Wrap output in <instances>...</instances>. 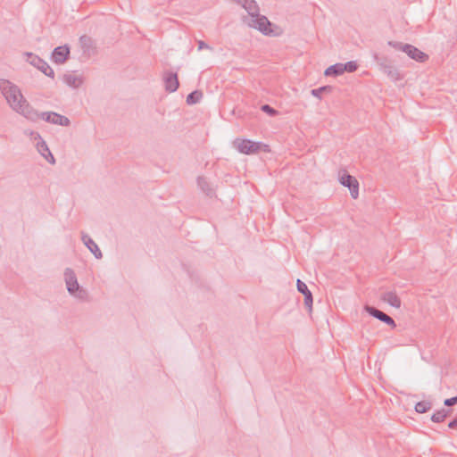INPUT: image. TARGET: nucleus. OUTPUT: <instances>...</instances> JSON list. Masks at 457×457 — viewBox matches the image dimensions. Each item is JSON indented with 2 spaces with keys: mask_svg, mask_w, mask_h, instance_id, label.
<instances>
[{
  "mask_svg": "<svg viewBox=\"0 0 457 457\" xmlns=\"http://www.w3.org/2000/svg\"><path fill=\"white\" fill-rule=\"evenodd\" d=\"M454 420L457 421V415L455 416Z\"/></svg>",
  "mask_w": 457,
  "mask_h": 457,
  "instance_id": "2f4dec72",
  "label": "nucleus"
},
{
  "mask_svg": "<svg viewBox=\"0 0 457 457\" xmlns=\"http://www.w3.org/2000/svg\"><path fill=\"white\" fill-rule=\"evenodd\" d=\"M79 46L81 50L85 55L90 57L91 55L96 54V47L94 40L87 36L83 35L79 37Z\"/></svg>",
  "mask_w": 457,
  "mask_h": 457,
  "instance_id": "2eb2a0df",
  "label": "nucleus"
},
{
  "mask_svg": "<svg viewBox=\"0 0 457 457\" xmlns=\"http://www.w3.org/2000/svg\"><path fill=\"white\" fill-rule=\"evenodd\" d=\"M339 182L344 186L349 188L351 196L353 199H357L359 196V182L355 177L348 174L346 171H344L342 175H340Z\"/></svg>",
  "mask_w": 457,
  "mask_h": 457,
  "instance_id": "6e6552de",
  "label": "nucleus"
},
{
  "mask_svg": "<svg viewBox=\"0 0 457 457\" xmlns=\"http://www.w3.org/2000/svg\"><path fill=\"white\" fill-rule=\"evenodd\" d=\"M448 428H457V421L454 419L453 420H451L448 423Z\"/></svg>",
  "mask_w": 457,
  "mask_h": 457,
  "instance_id": "7c9ffc66",
  "label": "nucleus"
},
{
  "mask_svg": "<svg viewBox=\"0 0 457 457\" xmlns=\"http://www.w3.org/2000/svg\"><path fill=\"white\" fill-rule=\"evenodd\" d=\"M344 72H354L358 69V64L354 61L347 62L346 63H342Z\"/></svg>",
  "mask_w": 457,
  "mask_h": 457,
  "instance_id": "bb28decb",
  "label": "nucleus"
},
{
  "mask_svg": "<svg viewBox=\"0 0 457 457\" xmlns=\"http://www.w3.org/2000/svg\"><path fill=\"white\" fill-rule=\"evenodd\" d=\"M63 81L69 87L78 88L82 85L83 78L75 74L67 73L63 75Z\"/></svg>",
  "mask_w": 457,
  "mask_h": 457,
  "instance_id": "a211bd4d",
  "label": "nucleus"
},
{
  "mask_svg": "<svg viewBox=\"0 0 457 457\" xmlns=\"http://www.w3.org/2000/svg\"><path fill=\"white\" fill-rule=\"evenodd\" d=\"M203 98V93L200 90H195L187 95V104H195L201 101Z\"/></svg>",
  "mask_w": 457,
  "mask_h": 457,
  "instance_id": "b1692460",
  "label": "nucleus"
},
{
  "mask_svg": "<svg viewBox=\"0 0 457 457\" xmlns=\"http://www.w3.org/2000/svg\"><path fill=\"white\" fill-rule=\"evenodd\" d=\"M444 404L447 407H451L453 406L454 404H457V395L445 399Z\"/></svg>",
  "mask_w": 457,
  "mask_h": 457,
  "instance_id": "c85d7f7f",
  "label": "nucleus"
},
{
  "mask_svg": "<svg viewBox=\"0 0 457 457\" xmlns=\"http://www.w3.org/2000/svg\"><path fill=\"white\" fill-rule=\"evenodd\" d=\"M333 87L331 86H323L318 88L312 89L311 94L312 96L321 99V94L323 93H330L332 92Z\"/></svg>",
  "mask_w": 457,
  "mask_h": 457,
  "instance_id": "a878e982",
  "label": "nucleus"
},
{
  "mask_svg": "<svg viewBox=\"0 0 457 457\" xmlns=\"http://www.w3.org/2000/svg\"><path fill=\"white\" fill-rule=\"evenodd\" d=\"M234 145L240 153L252 154L258 153L262 144L261 142H253L250 139H236Z\"/></svg>",
  "mask_w": 457,
  "mask_h": 457,
  "instance_id": "0eeeda50",
  "label": "nucleus"
},
{
  "mask_svg": "<svg viewBox=\"0 0 457 457\" xmlns=\"http://www.w3.org/2000/svg\"><path fill=\"white\" fill-rule=\"evenodd\" d=\"M432 407V403L430 402L427 401H421L415 404V411L418 413H426Z\"/></svg>",
  "mask_w": 457,
  "mask_h": 457,
  "instance_id": "393cba45",
  "label": "nucleus"
},
{
  "mask_svg": "<svg viewBox=\"0 0 457 457\" xmlns=\"http://www.w3.org/2000/svg\"><path fill=\"white\" fill-rule=\"evenodd\" d=\"M237 4L241 5L248 14L256 13L259 12V6L254 0H234Z\"/></svg>",
  "mask_w": 457,
  "mask_h": 457,
  "instance_id": "6ab92c4d",
  "label": "nucleus"
},
{
  "mask_svg": "<svg viewBox=\"0 0 457 457\" xmlns=\"http://www.w3.org/2000/svg\"><path fill=\"white\" fill-rule=\"evenodd\" d=\"M380 299L395 308L401 307V299L395 292L388 291L381 295Z\"/></svg>",
  "mask_w": 457,
  "mask_h": 457,
  "instance_id": "f3484780",
  "label": "nucleus"
},
{
  "mask_svg": "<svg viewBox=\"0 0 457 457\" xmlns=\"http://www.w3.org/2000/svg\"><path fill=\"white\" fill-rule=\"evenodd\" d=\"M40 119L46 122L63 127H68L71 124L70 120L66 116L61 115L54 112H41Z\"/></svg>",
  "mask_w": 457,
  "mask_h": 457,
  "instance_id": "9d476101",
  "label": "nucleus"
},
{
  "mask_svg": "<svg viewBox=\"0 0 457 457\" xmlns=\"http://www.w3.org/2000/svg\"><path fill=\"white\" fill-rule=\"evenodd\" d=\"M0 89L13 111L25 100L20 88L7 79H0Z\"/></svg>",
  "mask_w": 457,
  "mask_h": 457,
  "instance_id": "f257e3e1",
  "label": "nucleus"
},
{
  "mask_svg": "<svg viewBox=\"0 0 457 457\" xmlns=\"http://www.w3.org/2000/svg\"><path fill=\"white\" fill-rule=\"evenodd\" d=\"M343 73H344V69H343L342 63H340V62L329 66L328 68L326 69V71L324 72V74L326 76H335V77L342 75Z\"/></svg>",
  "mask_w": 457,
  "mask_h": 457,
  "instance_id": "4be33fe9",
  "label": "nucleus"
},
{
  "mask_svg": "<svg viewBox=\"0 0 457 457\" xmlns=\"http://www.w3.org/2000/svg\"><path fill=\"white\" fill-rule=\"evenodd\" d=\"M81 240L96 259L103 257L97 244L87 234L82 232Z\"/></svg>",
  "mask_w": 457,
  "mask_h": 457,
  "instance_id": "dca6fc26",
  "label": "nucleus"
},
{
  "mask_svg": "<svg viewBox=\"0 0 457 457\" xmlns=\"http://www.w3.org/2000/svg\"><path fill=\"white\" fill-rule=\"evenodd\" d=\"M209 49L211 48L205 42L202 41V40H199L198 41V50H203V49Z\"/></svg>",
  "mask_w": 457,
  "mask_h": 457,
  "instance_id": "c756f323",
  "label": "nucleus"
},
{
  "mask_svg": "<svg viewBox=\"0 0 457 457\" xmlns=\"http://www.w3.org/2000/svg\"><path fill=\"white\" fill-rule=\"evenodd\" d=\"M451 413L452 410L441 409L431 416V420L435 423L443 422Z\"/></svg>",
  "mask_w": 457,
  "mask_h": 457,
  "instance_id": "412c9836",
  "label": "nucleus"
},
{
  "mask_svg": "<svg viewBox=\"0 0 457 457\" xmlns=\"http://www.w3.org/2000/svg\"><path fill=\"white\" fill-rule=\"evenodd\" d=\"M297 290L304 296V305L311 312L312 310L313 297L312 292L309 290L307 285L301 279L296 281Z\"/></svg>",
  "mask_w": 457,
  "mask_h": 457,
  "instance_id": "4468645a",
  "label": "nucleus"
},
{
  "mask_svg": "<svg viewBox=\"0 0 457 457\" xmlns=\"http://www.w3.org/2000/svg\"><path fill=\"white\" fill-rule=\"evenodd\" d=\"M163 81L165 90L170 93H173L179 88V82L176 72L165 71L163 74Z\"/></svg>",
  "mask_w": 457,
  "mask_h": 457,
  "instance_id": "f8f14e48",
  "label": "nucleus"
},
{
  "mask_svg": "<svg viewBox=\"0 0 457 457\" xmlns=\"http://www.w3.org/2000/svg\"><path fill=\"white\" fill-rule=\"evenodd\" d=\"M387 44L393 48L405 53L411 59H413L419 62H425L428 60V55L427 54L420 51L419 48L412 45L398 41H388Z\"/></svg>",
  "mask_w": 457,
  "mask_h": 457,
  "instance_id": "f03ea898",
  "label": "nucleus"
},
{
  "mask_svg": "<svg viewBox=\"0 0 457 457\" xmlns=\"http://www.w3.org/2000/svg\"><path fill=\"white\" fill-rule=\"evenodd\" d=\"M261 110L269 114L270 116H275L278 113V111L275 110L273 107H271L269 104H263L261 106Z\"/></svg>",
  "mask_w": 457,
  "mask_h": 457,
  "instance_id": "cd10ccee",
  "label": "nucleus"
},
{
  "mask_svg": "<svg viewBox=\"0 0 457 457\" xmlns=\"http://www.w3.org/2000/svg\"><path fill=\"white\" fill-rule=\"evenodd\" d=\"M40 141L37 144V151L46 158L47 159V155H49L52 159L51 162H54V158L53 154H51L46 143L41 138V137L38 135Z\"/></svg>",
  "mask_w": 457,
  "mask_h": 457,
  "instance_id": "aec40b11",
  "label": "nucleus"
},
{
  "mask_svg": "<svg viewBox=\"0 0 457 457\" xmlns=\"http://www.w3.org/2000/svg\"><path fill=\"white\" fill-rule=\"evenodd\" d=\"M197 185L201 188V190L206 194V195H208V196L212 195L213 190L210 187L207 179L204 177H198Z\"/></svg>",
  "mask_w": 457,
  "mask_h": 457,
  "instance_id": "5701e85b",
  "label": "nucleus"
},
{
  "mask_svg": "<svg viewBox=\"0 0 457 457\" xmlns=\"http://www.w3.org/2000/svg\"><path fill=\"white\" fill-rule=\"evenodd\" d=\"M64 279L67 290L71 295L81 300H84L87 297V292L79 287L77 276L72 269L66 268L64 271Z\"/></svg>",
  "mask_w": 457,
  "mask_h": 457,
  "instance_id": "7ed1b4c3",
  "label": "nucleus"
},
{
  "mask_svg": "<svg viewBox=\"0 0 457 457\" xmlns=\"http://www.w3.org/2000/svg\"><path fill=\"white\" fill-rule=\"evenodd\" d=\"M26 55L27 62H29V64L39 70L46 76L51 79L54 78V70L48 65V63L45 60L32 53H26Z\"/></svg>",
  "mask_w": 457,
  "mask_h": 457,
  "instance_id": "39448f33",
  "label": "nucleus"
},
{
  "mask_svg": "<svg viewBox=\"0 0 457 457\" xmlns=\"http://www.w3.org/2000/svg\"><path fill=\"white\" fill-rule=\"evenodd\" d=\"M375 60H376L378 65L379 66L380 70L385 74H386L387 77L391 80L397 81V80L402 79V76H401L399 71L395 66H393L386 58H385V57L379 58L376 54L375 55Z\"/></svg>",
  "mask_w": 457,
  "mask_h": 457,
  "instance_id": "423d86ee",
  "label": "nucleus"
},
{
  "mask_svg": "<svg viewBox=\"0 0 457 457\" xmlns=\"http://www.w3.org/2000/svg\"><path fill=\"white\" fill-rule=\"evenodd\" d=\"M249 15L251 16V22L249 23L251 27L260 30L264 35L272 34L271 22L266 16L261 15L259 12Z\"/></svg>",
  "mask_w": 457,
  "mask_h": 457,
  "instance_id": "20e7f679",
  "label": "nucleus"
},
{
  "mask_svg": "<svg viewBox=\"0 0 457 457\" xmlns=\"http://www.w3.org/2000/svg\"><path fill=\"white\" fill-rule=\"evenodd\" d=\"M70 56V47L67 45L57 46L52 53V60L58 64L64 63Z\"/></svg>",
  "mask_w": 457,
  "mask_h": 457,
  "instance_id": "ddd939ff",
  "label": "nucleus"
},
{
  "mask_svg": "<svg viewBox=\"0 0 457 457\" xmlns=\"http://www.w3.org/2000/svg\"><path fill=\"white\" fill-rule=\"evenodd\" d=\"M15 112L34 122L40 120L41 117V113L35 110L26 99L21 104Z\"/></svg>",
  "mask_w": 457,
  "mask_h": 457,
  "instance_id": "1a4fd4ad",
  "label": "nucleus"
},
{
  "mask_svg": "<svg viewBox=\"0 0 457 457\" xmlns=\"http://www.w3.org/2000/svg\"><path fill=\"white\" fill-rule=\"evenodd\" d=\"M364 309L370 316L387 324L391 328L396 327L395 321L389 315H387L386 313L383 312L382 311L377 309L376 307L370 306V305H365Z\"/></svg>",
  "mask_w": 457,
  "mask_h": 457,
  "instance_id": "9b49d317",
  "label": "nucleus"
}]
</instances>
